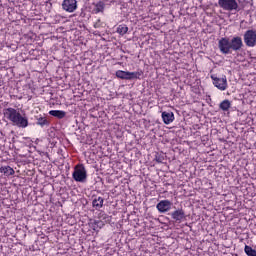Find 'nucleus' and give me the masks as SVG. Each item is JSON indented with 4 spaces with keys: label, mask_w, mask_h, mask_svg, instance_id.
<instances>
[{
    "label": "nucleus",
    "mask_w": 256,
    "mask_h": 256,
    "mask_svg": "<svg viewBox=\"0 0 256 256\" xmlns=\"http://www.w3.org/2000/svg\"><path fill=\"white\" fill-rule=\"evenodd\" d=\"M218 47L224 55H229L232 51H239L243 47V39L239 36H235L232 39L221 38L218 42Z\"/></svg>",
    "instance_id": "obj_1"
},
{
    "label": "nucleus",
    "mask_w": 256,
    "mask_h": 256,
    "mask_svg": "<svg viewBox=\"0 0 256 256\" xmlns=\"http://www.w3.org/2000/svg\"><path fill=\"white\" fill-rule=\"evenodd\" d=\"M4 117H6L8 121H11L13 125H16V127L25 128L27 125H29V120H27V117L21 115V112L17 111L15 108L4 109Z\"/></svg>",
    "instance_id": "obj_2"
},
{
    "label": "nucleus",
    "mask_w": 256,
    "mask_h": 256,
    "mask_svg": "<svg viewBox=\"0 0 256 256\" xmlns=\"http://www.w3.org/2000/svg\"><path fill=\"white\" fill-rule=\"evenodd\" d=\"M218 5L223 11H229L230 13L241 11L237 0H218Z\"/></svg>",
    "instance_id": "obj_3"
},
{
    "label": "nucleus",
    "mask_w": 256,
    "mask_h": 256,
    "mask_svg": "<svg viewBox=\"0 0 256 256\" xmlns=\"http://www.w3.org/2000/svg\"><path fill=\"white\" fill-rule=\"evenodd\" d=\"M72 177L77 183H85L87 181V169H85V166L83 164H77L74 167Z\"/></svg>",
    "instance_id": "obj_4"
},
{
    "label": "nucleus",
    "mask_w": 256,
    "mask_h": 256,
    "mask_svg": "<svg viewBox=\"0 0 256 256\" xmlns=\"http://www.w3.org/2000/svg\"><path fill=\"white\" fill-rule=\"evenodd\" d=\"M211 79L213 81V85L217 87V89H219L220 91H226V89L229 87V85L227 84L226 76L219 78L215 75H212Z\"/></svg>",
    "instance_id": "obj_5"
},
{
    "label": "nucleus",
    "mask_w": 256,
    "mask_h": 256,
    "mask_svg": "<svg viewBox=\"0 0 256 256\" xmlns=\"http://www.w3.org/2000/svg\"><path fill=\"white\" fill-rule=\"evenodd\" d=\"M244 43L247 47H255V45H256V30H248L245 32Z\"/></svg>",
    "instance_id": "obj_6"
},
{
    "label": "nucleus",
    "mask_w": 256,
    "mask_h": 256,
    "mask_svg": "<svg viewBox=\"0 0 256 256\" xmlns=\"http://www.w3.org/2000/svg\"><path fill=\"white\" fill-rule=\"evenodd\" d=\"M62 8L64 11H67V13L77 11V0H64L62 3Z\"/></svg>",
    "instance_id": "obj_7"
},
{
    "label": "nucleus",
    "mask_w": 256,
    "mask_h": 256,
    "mask_svg": "<svg viewBox=\"0 0 256 256\" xmlns=\"http://www.w3.org/2000/svg\"><path fill=\"white\" fill-rule=\"evenodd\" d=\"M173 203L169 200H161L157 206L156 209H158L159 213H167L168 211H171Z\"/></svg>",
    "instance_id": "obj_8"
},
{
    "label": "nucleus",
    "mask_w": 256,
    "mask_h": 256,
    "mask_svg": "<svg viewBox=\"0 0 256 256\" xmlns=\"http://www.w3.org/2000/svg\"><path fill=\"white\" fill-rule=\"evenodd\" d=\"M162 119L165 125H171L175 121V114L173 112H162Z\"/></svg>",
    "instance_id": "obj_9"
},
{
    "label": "nucleus",
    "mask_w": 256,
    "mask_h": 256,
    "mask_svg": "<svg viewBox=\"0 0 256 256\" xmlns=\"http://www.w3.org/2000/svg\"><path fill=\"white\" fill-rule=\"evenodd\" d=\"M171 217L174 221H183L185 219V211L183 209L176 210L172 212Z\"/></svg>",
    "instance_id": "obj_10"
},
{
    "label": "nucleus",
    "mask_w": 256,
    "mask_h": 256,
    "mask_svg": "<svg viewBox=\"0 0 256 256\" xmlns=\"http://www.w3.org/2000/svg\"><path fill=\"white\" fill-rule=\"evenodd\" d=\"M49 115H52V117H57V119H63L66 113L63 110H51Z\"/></svg>",
    "instance_id": "obj_11"
},
{
    "label": "nucleus",
    "mask_w": 256,
    "mask_h": 256,
    "mask_svg": "<svg viewBox=\"0 0 256 256\" xmlns=\"http://www.w3.org/2000/svg\"><path fill=\"white\" fill-rule=\"evenodd\" d=\"M127 31H129V27H127L125 24H120L116 29V32L122 36L126 35Z\"/></svg>",
    "instance_id": "obj_12"
},
{
    "label": "nucleus",
    "mask_w": 256,
    "mask_h": 256,
    "mask_svg": "<svg viewBox=\"0 0 256 256\" xmlns=\"http://www.w3.org/2000/svg\"><path fill=\"white\" fill-rule=\"evenodd\" d=\"M116 77L118 79H125V80L129 81V72L118 70V71H116Z\"/></svg>",
    "instance_id": "obj_13"
},
{
    "label": "nucleus",
    "mask_w": 256,
    "mask_h": 256,
    "mask_svg": "<svg viewBox=\"0 0 256 256\" xmlns=\"http://www.w3.org/2000/svg\"><path fill=\"white\" fill-rule=\"evenodd\" d=\"M142 75H143V71L128 72V81H131V79H141Z\"/></svg>",
    "instance_id": "obj_14"
},
{
    "label": "nucleus",
    "mask_w": 256,
    "mask_h": 256,
    "mask_svg": "<svg viewBox=\"0 0 256 256\" xmlns=\"http://www.w3.org/2000/svg\"><path fill=\"white\" fill-rule=\"evenodd\" d=\"M104 200L102 197L95 198L92 202L93 207L96 209H101L103 207Z\"/></svg>",
    "instance_id": "obj_15"
},
{
    "label": "nucleus",
    "mask_w": 256,
    "mask_h": 256,
    "mask_svg": "<svg viewBox=\"0 0 256 256\" xmlns=\"http://www.w3.org/2000/svg\"><path fill=\"white\" fill-rule=\"evenodd\" d=\"M219 107L222 111H229V109H231V101L224 100L220 103Z\"/></svg>",
    "instance_id": "obj_16"
},
{
    "label": "nucleus",
    "mask_w": 256,
    "mask_h": 256,
    "mask_svg": "<svg viewBox=\"0 0 256 256\" xmlns=\"http://www.w3.org/2000/svg\"><path fill=\"white\" fill-rule=\"evenodd\" d=\"M0 173H9V175H15V170L9 166L1 167Z\"/></svg>",
    "instance_id": "obj_17"
},
{
    "label": "nucleus",
    "mask_w": 256,
    "mask_h": 256,
    "mask_svg": "<svg viewBox=\"0 0 256 256\" xmlns=\"http://www.w3.org/2000/svg\"><path fill=\"white\" fill-rule=\"evenodd\" d=\"M244 251L248 256H256V250L252 249L251 246H245Z\"/></svg>",
    "instance_id": "obj_18"
},
{
    "label": "nucleus",
    "mask_w": 256,
    "mask_h": 256,
    "mask_svg": "<svg viewBox=\"0 0 256 256\" xmlns=\"http://www.w3.org/2000/svg\"><path fill=\"white\" fill-rule=\"evenodd\" d=\"M96 13H101L103 11V6H96Z\"/></svg>",
    "instance_id": "obj_19"
}]
</instances>
